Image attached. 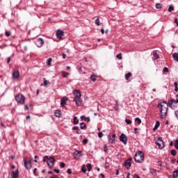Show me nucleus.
<instances>
[{
    "mask_svg": "<svg viewBox=\"0 0 178 178\" xmlns=\"http://www.w3.org/2000/svg\"><path fill=\"white\" fill-rule=\"evenodd\" d=\"M73 156L74 159L76 161H79L81 156H83V152L79 151V150H75L74 152L73 153Z\"/></svg>",
    "mask_w": 178,
    "mask_h": 178,
    "instance_id": "obj_7",
    "label": "nucleus"
},
{
    "mask_svg": "<svg viewBox=\"0 0 178 178\" xmlns=\"http://www.w3.org/2000/svg\"><path fill=\"white\" fill-rule=\"evenodd\" d=\"M135 122H138V124H141V119L140 118H136Z\"/></svg>",
    "mask_w": 178,
    "mask_h": 178,
    "instance_id": "obj_35",
    "label": "nucleus"
},
{
    "mask_svg": "<svg viewBox=\"0 0 178 178\" xmlns=\"http://www.w3.org/2000/svg\"><path fill=\"white\" fill-rule=\"evenodd\" d=\"M44 81V83L41 84V86H44V87H47V86H48V84H49V81H47V79H45V78L43 79Z\"/></svg>",
    "mask_w": 178,
    "mask_h": 178,
    "instance_id": "obj_22",
    "label": "nucleus"
},
{
    "mask_svg": "<svg viewBox=\"0 0 178 178\" xmlns=\"http://www.w3.org/2000/svg\"><path fill=\"white\" fill-rule=\"evenodd\" d=\"M155 143L160 149H163V148H165V142H163L162 138H158Z\"/></svg>",
    "mask_w": 178,
    "mask_h": 178,
    "instance_id": "obj_6",
    "label": "nucleus"
},
{
    "mask_svg": "<svg viewBox=\"0 0 178 178\" xmlns=\"http://www.w3.org/2000/svg\"><path fill=\"white\" fill-rule=\"evenodd\" d=\"M116 58H118L119 59V60H122V53L118 54L116 56Z\"/></svg>",
    "mask_w": 178,
    "mask_h": 178,
    "instance_id": "obj_37",
    "label": "nucleus"
},
{
    "mask_svg": "<svg viewBox=\"0 0 178 178\" xmlns=\"http://www.w3.org/2000/svg\"><path fill=\"white\" fill-rule=\"evenodd\" d=\"M134 161L137 163H143L144 162V153L142 151H138L134 156Z\"/></svg>",
    "mask_w": 178,
    "mask_h": 178,
    "instance_id": "obj_3",
    "label": "nucleus"
},
{
    "mask_svg": "<svg viewBox=\"0 0 178 178\" xmlns=\"http://www.w3.org/2000/svg\"><path fill=\"white\" fill-rule=\"evenodd\" d=\"M1 127H4V128L6 127H5V125L3 124V123L2 122H1Z\"/></svg>",
    "mask_w": 178,
    "mask_h": 178,
    "instance_id": "obj_62",
    "label": "nucleus"
},
{
    "mask_svg": "<svg viewBox=\"0 0 178 178\" xmlns=\"http://www.w3.org/2000/svg\"><path fill=\"white\" fill-rule=\"evenodd\" d=\"M158 108H159L160 118L161 119H165L168 115V108L169 106V101L168 103L166 101H163L158 104Z\"/></svg>",
    "mask_w": 178,
    "mask_h": 178,
    "instance_id": "obj_1",
    "label": "nucleus"
},
{
    "mask_svg": "<svg viewBox=\"0 0 178 178\" xmlns=\"http://www.w3.org/2000/svg\"><path fill=\"white\" fill-rule=\"evenodd\" d=\"M47 163L49 168H50V169H52V168H54V166L55 165V158L54 156H50L47 160Z\"/></svg>",
    "mask_w": 178,
    "mask_h": 178,
    "instance_id": "obj_5",
    "label": "nucleus"
},
{
    "mask_svg": "<svg viewBox=\"0 0 178 178\" xmlns=\"http://www.w3.org/2000/svg\"><path fill=\"white\" fill-rule=\"evenodd\" d=\"M174 23H176L177 26H178V19H177V18H175Z\"/></svg>",
    "mask_w": 178,
    "mask_h": 178,
    "instance_id": "obj_53",
    "label": "nucleus"
},
{
    "mask_svg": "<svg viewBox=\"0 0 178 178\" xmlns=\"http://www.w3.org/2000/svg\"><path fill=\"white\" fill-rule=\"evenodd\" d=\"M80 129L81 130H86V129H87V125H86V124L84 122H81L80 123Z\"/></svg>",
    "mask_w": 178,
    "mask_h": 178,
    "instance_id": "obj_20",
    "label": "nucleus"
},
{
    "mask_svg": "<svg viewBox=\"0 0 178 178\" xmlns=\"http://www.w3.org/2000/svg\"><path fill=\"white\" fill-rule=\"evenodd\" d=\"M131 158L128 159L125 162H124V166L126 169L129 170L131 167Z\"/></svg>",
    "mask_w": 178,
    "mask_h": 178,
    "instance_id": "obj_12",
    "label": "nucleus"
},
{
    "mask_svg": "<svg viewBox=\"0 0 178 178\" xmlns=\"http://www.w3.org/2000/svg\"><path fill=\"white\" fill-rule=\"evenodd\" d=\"M90 79L91 80V81H93V83H95V81H97V75L95 74H92L90 76Z\"/></svg>",
    "mask_w": 178,
    "mask_h": 178,
    "instance_id": "obj_18",
    "label": "nucleus"
},
{
    "mask_svg": "<svg viewBox=\"0 0 178 178\" xmlns=\"http://www.w3.org/2000/svg\"><path fill=\"white\" fill-rule=\"evenodd\" d=\"M61 76H62V77H63V79H66V77H67V76H69V72L62 71L61 72Z\"/></svg>",
    "mask_w": 178,
    "mask_h": 178,
    "instance_id": "obj_21",
    "label": "nucleus"
},
{
    "mask_svg": "<svg viewBox=\"0 0 178 178\" xmlns=\"http://www.w3.org/2000/svg\"><path fill=\"white\" fill-rule=\"evenodd\" d=\"M81 120H86V117L84 116V115H81Z\"/></svg>",
    "mask_w": 178,
    "mask_h": 178,
    "instance_id": "obj_56",
    "label": "nucleus"
},
{
    "mask_svg": "<svg viewBox=\"0 0 178 178\" xmlns=\"http://www.w3.org/2000/svg\"><path fill=\"white\" fill-rule=\"evenodd\" d=\"M67 173L68 175H72V169H70V168L67 169Z\"/></svg>",
    "mask_w": 178,
    "mask_h": 178,
    "instance_id": "obj_51",
    "label": "nucleus"
},
{
    "mask_svg": "<svg viewBox=\"0 0 178 178\" xmlns=\"http://www.w3.org/2000/svg\"><path fill=\"white\" fill-rule=\"evenodd\" d=\"M66 101H67V97H62L60 99V105H61V106H65V105L66 104Z\"/></svg>",
    "mask_w": 178,
    "mask_h": 178,
    "instance_id": "obj_16",
    "label": "nucleus"
},
{
    "mask_svg": "<svg viewBox=\"0 0 178 178\" xmlns=\"http://www.w3.org/2000/svg\"><path fill=\"white\" fill-rule=\"evenodd\" d=\"M132 76L131 72H128L127 74H125V79L126 80H129Z\"/></svg>",
    "mask_w": 178,
    "mask_h": 178,
    "instance_id": "obj_24",
    "label": "nucleus"
},
{
    "mask_svg": "<svg viewBox=\"0 0 178 178\" xmlns=\"http://www.w3.org/2000/svg\"><path fill=\"white\" fill-rule=\"evenodd\" d=\"M62 56L63 59H66V54L65 53H63Z\"/></svg>",
    "mask_w": 178,
    "mask_h": 178,
    "instance_id": "obj_60",
    "label": "nucleus"
},
{
    "mask_svg": "<svg viewBox=\"0 0 178 178\" xmlns=\"http://www.w3.org/2000/svg\"><path fill=\"white\" fill-rule=\"evenodd\" d=\"M156 9H162V4L159 3H156Z\"/></svg>",
    "mask_w": 178,
    "mask_h": 178,
    "instance_id": "obj_31",
    "label": "nucleus"
},
{
    "mask_svg": "<svg viewBox=\"0 0 178 178\" xmlns=\"http://www.w3.org/2000/svg\"><path fill=\"white\" fill-rule=\"evenodd\" d=\"M173 10H175V8L173 7V6H170L168 8V12H173Z\"/></svg>",
    "mask_w": 178,
    "mask_h": 178,
    "instance_id": "obj_39",
    "label": "nucleus"
},
{
    "mask_svg": "<svg viewBox=\"0 0 178 178\" xmlns=\"http://www.w3.org/2000/svg\"><path fill=\"white\" fill-rule=\"evenodd\" d=\"M48 161V156H45L43 157V162H47Z\"/></svg>",
    "mask_w": 178,
    "mask_h": 178,
    "instance_id": "obj_48",
    "label": "nucleus"
},
{
    "mask_svg": "<svg viewBox=\"0 0 178 178\" xmlns=\"http://www.w3.org/2000/svg\"><path fill=\"white\" fill-rule=\"evenodd\" d=\"M24 166L25 168L28 170L31 169V168H33L31 161L27 160V159H24Z\"/></svg>",
    "mask_w": 178,
    "mask_h": 178,
    "instance_id": "obj_8",
    "label": "nucleus"
},
{
    "mask_svg": "<svg viewBox=\"0 0 178 178\" xmlns=\"http://www.w3.org/2000/svg\"><path fill=\"white\" fill-rule=\"evenodd\" d=\"M15 101L17 104H20L21 105H24V102H26V97L22 94H18L15 97Z\"/></svg>",
    "mask_w": 178,
    "mask_h": 178,
    "instance_id": "obj_4",
    "label": "nucleus"
},
{
    "mask_svg": "<svg viewBox=\"0 0 178 178\" xmlns=\"http://www.w3.org/2000/svg\"><path fill=\"white\" fill-rule=\"evenodd\" d=\"M86 167L88 168V172H90L91 169H92V165L90 163L86 164Z\"/></svg>",
    "mask_w": 178,
    "mask_h": 178,
    "instance_id": "obj_26",
    "label": "nucleus"
},
{
    "mask_svg": "<svg viewBox=\"0 0 178 178\" xmlns=\"http://www.w3.org/2000/svg\"><path fill=\"white\" fill-rule=\"evenodd\" d=\"M172 58L176 62H178V54L177 53H174L172 54Z\"/></svg>",
    "mask_w": 178,
    "mask_h": 178,
    "instance_id": "obj_23",
    "label": "nucleus"
},
{
    "mask_svg": "<svg viewBox=\"0 0 178 178\" xmlns=\"http://www.w3.org/2000/svg\"><path fill=\"white\" fill-rule=\"evenodd\" d=\"M125 122L127 123V124H131L132 123L131 120L127 118L125 119Z\"/></svg>",
    "mask_w": 178,
    "mask_h": 178,
    "instance_id": "obj_40",
    "label": "nucleus"
},
{
    "mask_svg": "<svg viewBox=\"0 0 178 178\" xmlns=\"http://www.w3.org/2000/svg\"><path fill=\"white\" fill-rule=\"evenodd\" d=\"M72 130H80V129H79V127H73Z\"/></svg>",
    "mask_w": 178,
    "mask_h": 178,
    "instance_id": "obj_54",
    "label": "nucleus"
},
{
    "mask_svg": "<svg viewBox=\"0 0 178 178\" xmlns=\"http://www.w3.org/2000/svg\"><path fill=\"white\" fill-rule=\"evenodd\" d=\"M35 160H34V162L35 163H37V162H38V161H37V159H38V156H35Z\"/></svg>",
    "mask_w": 178,
    "mask_h": 178,
    "instance_id": "obj_52",
    "label": "nucleus"
},
{
    "mask_svg": "<svg viewBox=\"0 0 178 178\" xmlns=\"http://www.w3.org/2000/svg\"><path fill=\"white\" fill-rule=\"evenodd\" d=\"M73 124H79V119L76 116L74 117Z\"/></svg>",
    "mask_w": 178,
    "mask_h": 178,
    "instance_id": "obj_27",
    "label": "nucleus"
},
{
    "mask_svg": "<svg viewBox=\"0 0 178 178\" xmlns=\"http://www.w3.org/2000/svg\"><path fill=\"white\" fill-rule=\"evenodd\" d=\"M104 152H106L108 151V146H106V145H105L104 147Z\"/></svg>",
    "mask_w": 178,
    "mask_h": 178,
    "instance_id": "obj_50",
    "label": "nucleus"
},
{
    "mask_svg": "<svg viewBox=\"0 0 178 178\" xmlns=\"http://www.w3.org/2000/svg\"><path fill=\"white\" fill-rule=\"evenodd\" d=\"M177 176H178L177 172L174 171L172 172V178H176L177 177Z\"/></svg>",
    "mask_w": 178,
    "mask_h": 178,
    "instance_id": "obj_41",
    "label": "nucleus"
},
{
    "mask_svg": "<svg viewBox=\"0 0 178 178\" xmlns=\"http://www.w3.org/2000/svg\"><path fill=\"white\" fill-rule=\"evenodd\" d=\"M137 130H138V128H134V133H135V134H138V131H137Z\"/></svg>",
    "mask_w": 178,
    "mask_h": 178,
    "instance_id": "obj_57",
    "label": "nucleus"
},
{
    "mask_svg": "<svg viewBox=\"0 0 178 178\" xmlns=\"http://www.w3.org/2000/svg\"><path fill=\"white\" fill-rule=\"evenodd\" d=\"M54 116H56V118H61L62 112L60 110H56L54 111Z\"/></svg>",
    "mask_w": 178,
    "mask_h": 178,
    "instance_id": "obj_17",
    "label": "nucleus"
},
{
    "mask_svg": "<svg viewBox=\"0 0 178 178\" xmlns=\"http://www.w3.org/2000/svg\"><path fill=\"white\" fill-rule=\"evenodd\" d=\"M85 120H87V122H90V117H87Z\"/></svg>",
    "mask_w": 178,
    "mask_h": 178,
    "instance_id": "obj_61",
    "label": "nucleus"
},
{
    "mask_svg": "<svg viewBox=\"0 0 178 178\" xmlns=\"http://www.w3.org/2000/svg\"><path fill=\"white\" fill-rule=\"evenodd\" d=\"M163 73H169V68L165 67L163 70Z\"/></svg>",
    "mask_w": 178,
    "mask_h": 178,
    "instance_id": "obj_36",
    "label": "nucleus"
},
{
    "mask_svg": "<svg viewBox=\"0 0 178 178\" xmlns=\"http://www.w3.org/2000/svg\"><path fill=\"white\" fill-rule=\"evenodd\" d=\"M10 178H19V169H17L15 171H12Z\"/></svg>",
    "mask_w": 178,
    "mask_h": 178,
    "instance_id": "obj_15",
    "label": "nucleus"
},
{
    "mask_svg": "<svg viewBox=\"0 0 178 178\" xmlns=\"http://www.w3.org/2000/svg\"><path fill=\"white\" fill-rule=\"evenodd\" d=\"M65 166H66V164L65 163H60V168L61 169H63V168H65Z\"/></svg>",
    "mask_w": 178,
    "mask_h": 178,
    "instance_id": "obj_42",
    "label": "nucleus"
},
{
    "mask_svg": "<svg viewBox=\"0 0 178 178\" xmlns=\"http://www.w3.org/2000/svg\"><path fill=\"white\" fill-rule=\"evenodd\" d=\"M103 136H104V134L102 133V131H100L98 133L99 138H102Z\"/></svg>",
    "mask_w": 178,
    "mask_h": 178,
    "instance_id": "obj_45",
    "label": "nucleus"
},
{
    "mask_svg": "<svg viewBox=\"0 0 178 178\" xmlns=\"http://www.w3.org/2000/svg\"><path fill=\"white\" fill-rule=\"evenodd\" d=\"M35 44L37 45V47H38V48H41V47H42V45H44V40H42V38H38Z\"/></svg>",
    "mask_w": 178,
    "mask_h": 178,
    "instance_id": "obj_14",
    "label": "nucleus"
},
{
    "mask_svg": "<svg viewBox=\"0 0 178 178\" xmlns=\"http://www.w3.org/2000/svg\"><path fill=\"white\" fill-rule=\"evenodd\" d=\"M115 111H119V104H116L114 106Z\"/></svg>",
    "mask_w": 178,
    "mask_h": 178,
    "instance_id": "obj_47",
    "label": "nucleus"
},
{
    "mask_svg": "<svg viewBox=\"0 0 178 178\" xmlns=\"http://www.w3.org/2000/svg\"><path fill=\"white\" fill-rule=\"evenodd\" d=\"M73 95H74V102L76 103L77 106H81L83 102L81 101V92L79 90H74L73 91Z\"/></svg>",
    "mask_w": 178,
    "mask_h": 178,
    "instance_id": "obj_2",
    "label": "nucleus"
},
{
    "mask_svg": "<svg viewBox=\"0 0 178 178\" xmlns=\"http://www.w3.org/2000/svg\"><path fill=\"white\" fill-rule=\"evenodd\" d=\"M52 63V58H49L47 60V66H51V63Z\"/></svg>",
    "mask_w": 178,
    "mask_h": 178,
    "instance_id": "obj_28",
    "label": "nucleus"
},
{
    "mask_svg": "<svg viewBox=\"0 0 178 178\" xmlns=\"http://www.w3.org/2000/svg\"><path fill=\"white\" fill-rule=\"evenodd\" d=\"M108 142L111 144H113V143H115V138H116V134H113L111 135V134H110L108 136Z\"/></svg>",
    "mask_w": 178,
    "mask_h": 178,
    "instance_id": "obj_13",
    "label": "nucleus"
},
{
    "mask_svg": "<svg viewBox=\"0 0 178 178\" xmlns=\"http://www.w3.org/2000/svg\"><path fill=\"white\" fill-rule=\"evenodd\" d=\"M19 77H20V72H19V70H14L12 75V78L13 79V80H17Z\"/></svg>",
    "mask_w": 178,
    "mask_h": 178,
    "instance_id": "obj_11",
    "label": "nucleus"
},
{
    "mask_svg": "<svg viewBox=\"0 0 178 178\" xmlns=\"http://www.w3.org/2000/svg\"><path fill=\"white\" fill-rule=\"evenodd\" d=\"M78 71L79 72V73L81 74H86V72H83V67H80L79 69H78Z\"/></svg>",
    "mask_w": 178,
    "mask_h": 178,
    "instance_id": "obj_32",
    "label": "nucleus"
},
{
    "mask_svg": "<svg viewBox=\"0 0 178 178\" xmlns=\"http://www.w3.org/2000/svg\"><path fill=\"white\" fill-rule=\"evenodd\" d=\"M81 172H83V173H86V172H87V169H86L84 165L81 167Z\"/></svg>",
    "mask_w": 178,
    "mask_h": 178,
    "instance_id": "obj_43",
    "label": "nucleus"
},
{
    "mask_svg": "<svg viewBox=\"0 0 178 178\" xmlns=\"http://www.w3.org/2000/svg\"><path fill=\"white\" fill-rule=\"evenodd\" d=\"M29 108H31V109H33V104L30 103L29 105L24 104L25 111H29Z\"/></svg>",
    "mask_w": 178,
    "mask_h": 178,
    "instance_id": "obj_19",
    "label": "nucleus"
},
{
    "mask_svg": "<svg viewBox=\"0 0 178 178\" xmlns=\"http://www.w3.org/2000/svg\"><path fill=\"white\" fill-rule=\"evenodd\" d=\"M10 62V57L7 58V63L9 64Z\"/></svg>",
    "mask_w": 178,
    "mask_h": 178,
    "instance_id": "obj_58",
    "label": "nucleus"
},
{
    "mask_svg": "<svg viewBox=\"0 0 178 178\" xmlns=\"http://www.w3.org/2000/svg\"><path fill=\"white\" fill-rule=\"evenodd\" d=\"M88 143V139L85 138L83 140V144H87Z\"/></svg>",
    "mask_w": 178,
    "mask_h": 178,
    "instance_id": "obj_49",
    "label": "nucleus"
},
{
    "mask_svg": "<svg viewBox=\"0 0 178 178\" xmlns=\"http://www.w3.org/2000/svg\"><path fill=\"white\" fill-rule=\"evenodd\" d=\"M170 154H171V155H172V156H176L177 152H176V150H175V149H172L170 152Z\"/></svg>",
    "mask_w": 178,
    "mask_h": 178,
    "instance_id": "obj_29",
    "label": "nucleus"
},
{
    "mask_svg": "<svg viewBox=\"0 0 178 178\" xmlns=\"http://www.w3.org/2000/svg\"><path fill=\"white\" fill-rule=\"evenodd\" d=\"M65 34V32L63 31L58 29L56 32V35L58 38V40H63V35Z\"/></svg>",
    "mask_w": 178,
    "mask_h": 178,
    "instance_id": "obj_9",
    "label": "nucleus"
},
{
    "mask_svg": "<svg viewBox=\"0 0 178 178\" xmlns=\"http://www.w3.org/2000/svg\"><path fill=\"white\" fill-rule=\"evenodd\" d=\"M54 172L56 173H60V170H59V169H54Z\"/></svg>",
    "mask_w": 178,
    "mask_h": 178,
    "instance_id": "obj_55",
    "label": "nucleus"
},
{
    "mask_svg": "<svg viewBox=\"0 0 178 178\" xmlns=\"http://www.w3.org/2000/svg\"><path fill=\"white\" fill-rule=\"evenodd\" d=\"M83 61H84V62H88V60L87 59V58H83Z\"/></svg>",
    "mask_w": 178,
    "mask_h": 178,
    "instance_id": "obj_64",
    "label": "nucleus"
},
{
    "mask_svg": "<svg viewBox=\"0 0 178 178\" xmlns=\"http://www.w3.org/2000/svg\"><path fill=\"white\" fill-rule=\"evenodd\" d=\"M174 86H175V91L176 92H177V91H178V88H177L178 83H177V82H175Z\"/></svg>",
    "mask_w": 178,
    "mask_h": 178,
    "instance_id": "obj_33",
    "label": "nucleus"
},
{
    "mask_svg": "<svg viewBox=\"0 0 178 178\" xmlns=\"http://www.w3.org/2000/svg\"><path fill=\"white\" fill-rule=\"evenodd\" d=\"M95 23L97 26H101V23H99V18L96 19Z\"/></svg>",
    "mask_w": 178,
    "mask_h": 178,
    "instance_id": "obj_34",
    "label": "nucleus"
},
{
    "mask_svg": "<svg viewBox=\"0 0 178 178\" xmlns=\"http://www.w3.org/2000/svg\"><path fill=\"white\" fill-rule=\"evenodd\" d=\"M120 141L126 145L127 144V136L124 134H122L120 136Z\"/></svg>",
    "mask_w": 178,
    "mask_h": 178,
    "instance_id": "obj_10",
    "label": "nucleus"
},
{
    "mask_svg": "<svg viewBox=\"0 0 178 178\" xmlns=\"http://www.w3.org/2000/svg\"><path fill=\"white\" fill-rule=\"evenodd\" d=\"M100 31L102 34H105V30H104V29H101Z\"/></svg>",
    "mask_w": 178,
    "mask_h": 178,
    "instance_id": "obj_59",
    "label": "nucleus"
},
{
    "mask_svg": "<svg viewBox=\"0 0 178 178\" xmlns=\"http://www.w3.org/2000/svg\"><path fill=\"white\" fill-rule=\"evenodd\" d=\"M153 56L155 59H159V56H158V54L156 53V51H154Z\"/></svg>",
    "mask_w": 178,
    "mask_h": 178,
    "instance_id": "obj_30",
    "label": "nucleus"
},
{
    "mask_svg": "<svg viewBox=\"0 0 178 178\" xmlns=\"http://www.w3.org/2000/svg\"><path fill=\"white\" fill-rule=\"evenodd\" d=\"M159 126H161V122H159V121H156L154 127V130H156Z\"/></svg>",
    "mask_w": 178,
    "mask_h": 178,
    "instance_id": "obj_25",
    "label": "nucleus"
},
{
    "mask_svg": "<svg viewBox=\"0 0 178 178\" xmlns=\"http://www.w3.org/2000/svg\"><path fill=\"white\" fill-rule=\"evenodd\" d=\"M175 147L176 149H178V139H177L175 142Z\"/></svg>",
    "mask_w": 178,
    "mask_h": 178,
    "instance_id": "obj_44",
    "label": "nucleus"
},
{
    "mask_svg": "<svg viewBox=\"0 0 178 178\" xmlns=\"http://www.w3.org/2000/svg\"><path fill=\"white\" fill-rule=\"evenodd\" d=\"M127 178H130V172L127 173Z\"/></svg>",
    "mask_w": 178,
    "mask_h": 178,
    "instance_id": "obj_63",
    "label": "nucleus"
},
{
    "mask_svg": "<svg viewBox=\"0 0 178 178\" xmlns=\"http://www.w3.org/2000/svg\"><path fill=\"white\" fill-rule=\"evenodd\" d=\"M33 175L34 176H38V175L37 174V168L33 169Z\"/></svg>",
    "mask_w": 178,
    "mask_h": 178,
    "instance_id": "obj_46",
    "label": "nucleus"
},
{
    "mask_svg": "<svg viewBox=\"0 0 178 178\" xmlns=\"http://www.w3.org/2000/svg\"><path fill=\"white\" fill-rule=\"evenodd\" d=\"M5 35H6V37H10V31H6Z\"/></svg>",
    "mask_w": 178,
    "mask_h": 178,
    "instance_id": "obj_38",
    "label": "nucleus"
}]
</instances>
